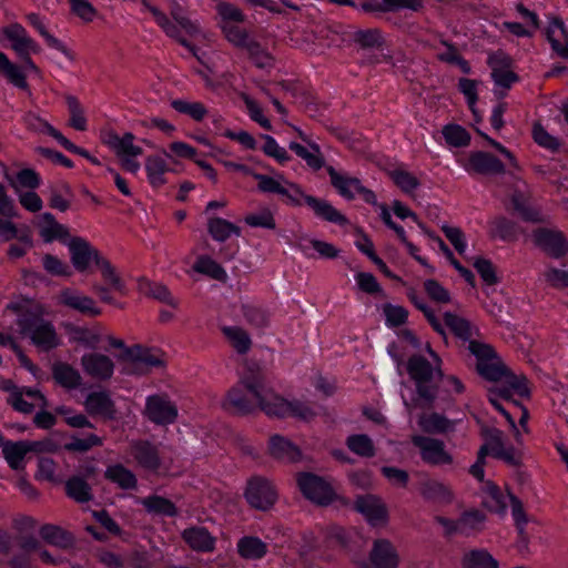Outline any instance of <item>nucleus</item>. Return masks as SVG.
Listing matches in <instances>:
<instances>
[{
    "instance_id": "f257e3e1",
    "label": "nucleus",
    "mask_w": 568,
    "mask_h": 568,
    "mask_svg": "<svg viewBox=\"0 0 568 568\" xmlns=\"http://www.w3.org/2000/svg\"><path fill=\"white\" fill-rule=\"evenodd\" d=\"M223 408L234 415H250L256 410L268 417H295L308 422L316 413L305 403L288 400L265 387V378L258 367H248L240 381L227 392Z\"/></svg>"
},
{
    "instance_id": "f03ea898",
    "label": "nucleus",
    "mask_w": 568,
    "mask_h": 568,
    "mask_svg": "<svg viewBox=\"0 0 568 568\" xmlns=\"http://www.w3.org/2000/svg\"><path fill=\"white\" fill-rule=\"evenodd\" d=\"M428 353L436 359V366L423 355H412L406 364L407 373L415 384L416 395L412 398V404L416 408L432 409L438 396L439 383L444 378V373L439 366L440 358L427 346Z\"/></svg>"
},
{
    "instance_id": "7ed1b4c3",
    "label": "nucleus",
    "mask_w": 568,
    "mask_h": 568,
    "mask_svg": "<svg viewBox=\"0 0 568 568\" xmlns=\"http://www.w3.org/2000/svg\"><path fill=\"white\" fill-rule=\"evenodd\" d=\"M70 261L79 273L100 272L105 284H121L120 275L111 262L88 240L73 236L67 244Z\"/></svg>"
},
{
    "instance_id": "20e7f679",
    "label": "nucleus",
    "mask_w": 568,
    "mask_h": 568,
    "mask_svg": "<svg viewBox=\"0 0 568 568\" xmlns=\"http://www.w3.org/2000/svg\"><path fill=\"white\" fill-rule=\"evenodd\" d=\"M326 172L329 176L331 185L336 190L339 196L347 201H353L356 194H358L366 204L379 207L381 220L387 227L395 223L388 206L384 203H378L375 192L363 185L358 178L341 173L332 165L326 166Z\"/></svg>"
},
{
    "instance_id": "39448f33",
    "label": "nucleus",
    "mask_w": 568,
    "mask_h": 568,
    "mask_svg": "<svg viewBox=\"0 0 568 568\" xmlns=\"http://www.w3.org/2000/svg\"><path fill=\"white\" fill-rule=\"evenodd\" d=\"M20 334L30 338L31 343L43 352L59 346V336L53 324L42 316L24 312L17 320Z\"/></svg>"
},
{
    "instance_id": "423d86ee",
    "label": "nucleus",
    "mask_w": 568,
    "mask_h": 568,
    "mask_svg": "<svg viewBox=\"0 0 568 568\" xmlns=\"http://www.w3.org/2000/svg\"><path fill=\"white\" fill-rule=\"evenodd\" d=\"M468 348L475 355L477 373L488 382H499L508 374V367L503 363L495 349L478 341H470Z\"/></svg>"
},
{
    "instance_id": "0eeeda50",
    "label": "nucleus",
    "mask_w": 568,
    "mask_h": 568,
    "mask_svg": "<svg viewBox=\"0 0 568 568\" xmlns=\"http://www.w3.org/2000/svg\"><path fill=\"white\" fill-rule=\"evenodd\" d=\"M297 485L303 496L318 506H328L336 497L332 486L322 477L312 473L300 474Z\"/></svg>"
},
{
    "instance_id": "6e6552de",
    "label": "nucleus",
    "mask_w": 568,
    "mask_h": 568,
    "mask_svg": "<svg viewBox=\"0 0 568 568\" xmlns=\"http://www.w3.org/2000/svg\"><path fill=\"white\" fill-rule=\"evenodd\" d=\"M244 497L252 508L266 511L276 503L277 493L268 479L254 476L247 480Z\"/></svg>"
},
{
    "instance_id": "1a4fd4ad",
    "label": "nucleus",
    "mask_w": 568,
    "mask_h": 568,
    "mask_svg": "<svg viewBox=\"0 0 568 568\" xmlns=\"http://www.w3.org/2000/svg\"><path fill=\"white\" fill-rule=\"evenodd\" d=\"M534 243L551 258L568 257V239L557 229L538 227L532 232Z\"/></svg>"
},
{
    "instance_id": "9d476101",
    "label": "nucleus",
    "mask_w": 568,
    "mask_h": 568,
    "mask_svg": "<svg viewBox=\"0 0 568 568\" xmlns=\"http://www.w3.org/2000/svg\"><path fill=\"white\" fill-rule=\"evenodd\" d=\"M293 187L297 195L322 221L336 224L338 226H345L348 224V219L334 207L327 200L316 197L314 195L306 194L298 185L293 184Z\"/></svg>"
},
{
    "instance_id": "9b49d317",
    "label": "nucleus",
    "mask_w": 568,
    "mask_h": 568,
    "mask_svg": "<svg viewBox=\"0 0 568 568\" xmlns=\"http://www.w3.org/2000/svg\"><path fill=\"white\" fill-rule=\"evenodd\" d=\"M413 444L419 448L420 458L430 466H443L453 464V456L445 449L443 440L426 437H413Z\"/></svg>"
},
{
    "instance_id": "f8f14e48",
    "label": "nucleus",
    "mask_w": 568,
    "mask_h": 568,
    "mask_svg": "<svg viewBox=\"0 0 568 568\" xmlns=\"http://www.w3.org/2000/svg\"><path fill=\"white\" fill-rule=\"evenodd\" d=\"M144 414L156 425H169L176 420L178 407L168 395H151L146 398Z\"/></svg>"
},
{
    "instance_id": "ddd939ff",
    "label": "nucleus",
    "mask_w": 568,
    "mask_h": 568,
    "mask_svg": "<svg viewBox=\"0 0 568 568\" xmlns=\"http://www.w3.org/2000/svg\"><path fill=\"white\" fill-rule=\"evenodd\" d=\"M130 454L141 468L151 473H158L162 466L159 448L150 440L131 442Z\"/></svg>"
},
{
    "instance_id": "4468645a",
    "label": "nucleus",
    "mask_w": 568,
    "mask_h": 568,
    "mask_svg": "<svg viewBox=\"0 0 568 568\" xmlns=\"http://www.w3.org/2000/svg\"><path fill=\"white\" fill-rule=\"evenodd\" d=\"M354 508L373 526L386 524L388 520L386 505L375 495L357 496L354 501Z\"/></svg>"
},
{
    "instance_id": "2eb2a0df",
    "label": "nucleus",
    "mask_w": 568,
    "mask_h": 568,
    "mask_svg": "<svg viewBox=\"0 0 568 568\" xmlns=\"http://www.w3.org/2000/svg\"><path fill=\"white\" fill-rule=\"evenodd\" d=\"M466 171L481 175H501L506 166L496 155L486 151H474L469 154Z\"/></svg>"
},
{
    "instance_id": "dca6fc26",
    "label": "nucleus",
    "mask_w": 568,
    "mask_h": 568,
    "mask_svg": "<svg viewBox=\"0 0 568 568\" xmlns=\"http://www.w3.org/2000/svg\"><path fill=\"white\" fill-rule=\"evenodd\" d=\"M368 558L374 568H398L400 561L396 547L385 538L373 541Z\"/></svg>"
},
{
    "instance_id": "f3484780",
    "label": "nucleus",
    "mask_w": 568,
    "mask_h": 568,
    "mask_svg": "<svg viewBox=\"0 0 568 568\" xmlns=\"http://www.w3.org/2000/svg\"><path fill=\"white\" fill-rule=\"evenodd\" d=\"M84 407L90 416H100L105 420L116 419L115 404L105 390L89 393L84 400Z\"/></svg>"
},
{
    "instance_id": "a211bd4d",
    "label": "nucleus",
    "mask_w": 568,
    "mask_h": 568,
    "mask_svg": "<svg viewBox=\"0 0 568 568\" xmlns=\"http://www.w3.org/2000/svg\"><path fill=\"white\" fill-rule=\"evenodd\" d=\"M58 301L61 305L77 311L84 316L95 317L101 314V310L97 306L93 298L79 294L70 288L63 290L59 294Z\"/></svg>"
},
{
    "instance_id": "6ab92c4d",
    "label": "nucleus",
    "mask_w": 568,
    "mask_h": 568,
    "mask_svg": "<svg viewBox=\"0 0 568 568\" xmlns=\"http://www.w3.org/2000/svg\"><path fill=\"white\" fill-rule=\"evenodd\" d=\"M81 365L88 375L101 381L109 379L114 371L112 359L99 353L84 354L81 357Z\"/></svg>"
},
{
    "instance_id": "aec40b11",
    "label": "nucleus",
    "mask_w": 568,
    "mask_h": 568,
    "mask_svg": "<svg viewBox=\"0 0 568 568\" xmlns=\"http://www.w3.org/2000/svg\"><path fill=\"white\" fill-rule=\"evenodd\" d=\"M545 33L552 51L568 60V28L564 20L560 17H554Z\"/></svg>"
},
{
    "instance_id": "412c9836",
    "label": "nucleus",
    "mask_w": 568,
    "mask_h": 568,
    "mask_svg": "<svg viewBox=\"0 0 568 568\" xmlns=\"http://www.w3.org/2000/svg\"><path fill=\"white\" fill-rule=\"evenodd\" d=\"M301 138L308 143V148L292 141L290 143V150L302 159L312 171H320L325 166V159L320 145L315 142H310L303 133H301Z\"/></svg>"
},
{
    "instance_id": "4be33fe9",
    "label": "nucleus",
    "mask_w": 568,
    "mask_h": 568,
    "mask_svg": "<svg viewBox=\"0 0 568 568\" xmlns=\"http://www.w3.org/2000/svg\"><path fill=\"white\" fill-rule=\"evenodd\" d=\"M183 540L195 551L211 552L215 548V537L205 527H191L182 532Z\"/></svg>"
},
{
    "instance_id": "5701e85b",
    "label": "nucleus",
    "mask_w": 568,
    "mask_h": 568,
    "mask_svg": "<svg viewBox=\"0 0 568 568\" xmlns=\"http://www.w3.org/2000/svg\"><path fill=\"white\" fill-rule=\"evenodd\" d=\"M268 449L274 458L283 462L295 463L298 462L302 456L300 448L281 435H273L270 438Z\"/></svg>"
},
{
    "instance_id": "b1692460",
    "label": "nucleus",
    "mask_w": 568,
    "mask_h": 568,
    "mask_svg": "<svg viewBox=\"0 0 568 568\" xmlns=\"http://www.w3.org/2000/svg\"><path fill=\"white\" fill-rule=\"evenodd\" d=\"M119 358L146 367H162L164 365L160 355L155 354L151 348L143 347L139 344L131 348H125V353H121Z\"/></svg>"
},
{
    "instance_id": "393cba45",
    "label": "nucleus",
    "mask_w": 568,
    "mask_h": 568,
    "mask_svg": "<svg viewBox=\"0 0 568 568\" xmlns=\"http://www.w3.org/2000/svg\"><path fill=\"white\" fill-rule=\"evenodd\" d=\"M252 175L254 180L257 181V190L260 192L282 195L286 199V203L293 206H301L303 204L301 199L291 194L290 191L274 178L262 173H253Z\"/></svg>"
},
{
    "instance_id": "a878e982",
    "label": "nucleus",
    "mask_w": 568,
    "mask_h": 568,
    "mask_svg": "<svg viewBox=\"0 0 568 568\" xmlns=\"http://www.w3.org/2000/svg\"><path fill=\"white\" fill-rule=\"evenodd\" d=\"M419 493L425 500L449 504L454 499L452 489L442 481L427 479L420 483Z\"/></svg>"
},
{
    "instance_id": "bb28decb",
    "label": "nucleus",
    "mask_w": 568,
    "mask_h": 568,
    "mask_svg": "<svg viewBox=\"0 0 568 568\" xmlns=\"http://www.w3.org/2000/svg\"><path fill=\"white\" fill-rule=\"evenodd\" d=\"M39 233L45 243H51L57 240L64 242L65 239L70 236L68 227L60 224L50 212H44L41 215Z\"/></svg>"
},
{
    "instance_id": "cd10ccee",
    "label": "nucleus",
    "mask_w": 568,
    "mask_h": 568,
    "mask_svg": "<svg viewBox=\"0 0 568 568\" xmlns=\"http://www.w3.org/2000/svg\"><path fill=\"white\" fill-rule=\"evenodd\" d=\"M51 371L54 382L63 388L75 389L81 385L82 377L80 373L68 363L55 362Z\"/></svg>"
},
{
    "instance_id": "c85d7f7f",
    "label": "nucleus",
    "mask_w": 568,
    "mask_h": 568,
    "mask_svg": "<svg viewBox=\"0 0 568 568\" xmlns=\"http://www.w3.org/2000/svg\"><path fill=\"white\" fill-rule=\"evenodd\" d=\"M41 538L49 545L68 549L74 545V536L60 526L45 524L40 528Z\"/></svg>"
},
{
    "instance_id": "c756f323",
    "label": "nucleus",
    "mask_w": 568,
    "mask_h": 568,
    "mask_svg": "<svg viewBox=\"0 0 568 568\" xmlns=\"http://www.w3.org/2000/svg\"><path fill=\"white\" fill-rule=\"evenodd\" d=\"M140 504L144 507L145 511L151 515L163 517H176L179 515V509L175 504L160 495L144 497L140 500Z\"/></svg>"
},
{
    "instance_id": "7c9ffc66",
    "label": "nucleus",
    "mask_w": 568,
    "mask_h": 568,
    "mask_svg": "<svg viewBox=\"0 0 568 568\" xmlns=\"http://www.w3.org/2000/svg\"><path fill=\"white\" fill-rule=\"evenodd\" d=\"M27 19H28V22L43 38V40L45 41V43L49 48L61 52L69 60L74 59L73 52L69 48H67V45L60 39L55 38L48 31V29L43 24L40 16L38 13H30V14H28Z\"/></svg>"
},
{
    "instance_id": "2f4dec72",
    "label": "nucleus",
    "mask_w": 568,
    "mask_h": 568,
    "mask_svg": "<svg viewBox=\"0 0 568 568\" xmlns=\"http://www.w3.org/2000/svg\"><path fill=\"white\" fill-rule=\"evenodd\" d=\"M165 156L161 155H149L145 159V172L149 183L153 187H161L166 183L165 173L170 172Z\"/></svg>"
},
{
    "instance_id": "473e14b6",
    "label": "nucleus",
    "mask_w": 568,
    "mask_h": 568,
    "mask_svg": "<svg viewBox=\"0 0 568 568\" xmlns=\"http://www.w3.org/2000/svg\"><path fill=\"white\" fill-rule=\"evenodd\" d=\"M513 210L520 216L524 222L542 223V214L540 210L530 204L529 200L521 192H515L510 197Z\"/></svg>"
},
{
    "instance_id": "72a5a7b5",
    "label": "nucleus",
    "mask_w": 568,
    "mask_h": 568,
    "mask_svg": "<svg viewBox=\"0 0 568 568\" xmlns=\"http://www.w3.org/2000/svg\"><path fill=\"white\" fill-rule=\"evenodd\" d=\"M29 126H36L39 124L41 131L53 138L62 148L70 153L78 152V145L67 139L58 129L51 125L47 120H43L34 113H29L26 118Z\"/></svg>"
},
{
    "instance_id": "f704fd0d",
    "label": "nucleus",
    "mask_w": 568,
    "mask_h": 568,
    "mask_svg": "<svg viewBox=\"0 0 568 568\" xmlns=\"http://www.w3.org/2000/svg\"><path fill=\"white\" fill-rule=\"evenodd\" d=\"M104 477L124 490L136 489L138 487L135 475L122 464L109 466L104 473Z\"/></svg>"
},
{
    "instance_id": "c9c22d12",
    "label": "nucleus",
    "mask_w": 568,
    "mask_h": 568,
    "mask_svg": "<svg viewBox=\"0 0 568 568\" xmlns=\"http://www.w3.org/2000/svg\"><path fill=\"white\" fill-rule=\"evenodd\" d=\"M207 231L216 242H225L232 235H241V229L237 225L219 216L209 219Z\"/></svg>"
},
{
    "instance_id": "e433bc0d",
    "label": "nucleus",
    "mask_w": 568,
    "mask_h": 568,
    "mask_svg": "<svg viewBox=\"0 0 568 568\" xmlns=\"http://www.w3.org/2000/svg\"><path fill=\"white\" fill-rule=\"evenodd\" d=\"M440 133L449 148H466L471 141L470 133L463 125L457 123L450 122L445 124Z\"/></svg>"
},
{
    "instance_id": "4c0bfd02",
    "label": "nucleus",
    "mask_w": 568,
    "mask_h": 568,
    "mask_svg": "<svg viewBox=\"0 0 568 568\" xmlns=\"http://www.w3.org/2000/svg\"><path fill=\"white\" fill-rule=\"evenodd\" d=\"M65 494L77 503L84 504L93 499L91 486L81 476H71L64 485Z\"/></svg>"
},
{
    "instance_id": "58836bf2",
    "label": "nucleus",
    "mask_w": 568,
    "mask_h": 568,
    "mask_svg": "<svg viewBox=\"0 0 568 568\" xmlns=\"http://www.w3.org/2000/svg\"><path fill=\"white\" fill-rule=\"evenodd\" d=\"M237 552L244 559L257 560L267 552V545L258 537L244 536L237 541Z\"/></svg>"
},
{
    "instance_id": "ea45409f",
    "label": "nucleus",
    "mask_w": 568,
    "mask_h": 568,
    "mask_svg": "<svg viewBox=\"0 0 568 568\" xmlns=\"http://www.w3.org/2000/svg\"><path fill=\"white\" fill-rule=\"evenodd\" d=\"M418 425L427 434H445L454 429V422L438 413L423 414Z\"/></svg>"
},
{
    "instance_id": "a19ab883",
    "label": "nucleus",
    "mask_w": 568,
    "mask_h": 568,
    "mask_svg": "<svg viewBox=\"0 0 568 568\" xmlns=\"http://www.w3.org/2000/svg\"><path fill=\"white\" fill-rule=\"evenodd\" d=\"M193 271L197 274L205 275L212 280L224 282L226 280V272L215 260L209 255H200L193 266Z\"/></svg>"
},
{
    "instance_id": "79ce46f5",
    "label": "nucleus",
    "mask_w": 568,
    "mask_h": 568,
    "mask_svg": "<svg viewBox=\"0 0 568 568\" xmlns=\"http://www.w3.org/2000/svg\"><path fill=\"white\" fill-rule=\"evenodd\" d=\"M2 453L9 466L12 469L18 470L22 468V462L24 456L28 453H30L28 440H7L6 443H3Z\"/></svg>"
},
{
    "instance_id": "37998d69",
    "label": "nucleus",
    "mask_w": 568,
    "mask_h": 568,
    "mask_svg": "<svg viewBox=\"0 0 568 568\" xmlns=\"http://www.w3.org/2000/svg\"><path fill=\"white\" fill-rule=\"evenodd\" d=\"M463 568H499L498 561L486 549H474L462 559Z\"/></svg>"
},
{
    "instance_id": "c03bdc74",
    "label": "nucleus",
    "mask_w": 568,
    "mask_h": 568,
    "mask_svg": "<svg viewBox=\"0 0 568 568\" xmlns=\"http://www.w3.org/2000/svg\"><path fill=\"white\" fill-rule=\"evenodd\" d=\"M0 70L3 71L8 81L20 90H27L29 88L27 75L22 69L12 63L8 57L0 51Z\"/></svg>"
},
{
    "instance_id": "a18cd8bd",
    "label": "nucleus",
    "mask_w": 568,
    "mask_h": 568,
    "mask_svg": "<svg viewBox=\"0 0 568 568\" xmlns=\"http://www.w3.org/2000/svg\"><path fill=\"white\" fill-rule=\"evenodd\" d=\"M242 313L247 324L256 329H264L270 326L271 314L260 305L243 304Z\"/></svg>"
},
{
    "instance_id": "49530a36",
    "label": "nucleus",
    "mask_w": 568,
    "mask_h": 568,
    "mask_svg": "<svg viewBox=\"0 0 568 568\" xmlns=\"http://www.w3.org/2000/svg\"><path fill=\"white\" fill-rule=\"evenodd\" d=\"M393 183L406 195H413L420 186V181L404 169H394L388 173Z\"/></svg>"
},
{
    "instance_id": "de8ad7c7",
    "label": "nucleus",
    "mask_w": 568,
    "mask_h": 568,
    "mask_svg": "<svg viewBox=\"0 0 568 568\" xmlns=\"http://www.w3.org/2000/svg\"><path fill=\"white\" fill-rule=\"evenodd\" d=\"M353 39L363 49H381L385 44L383 33L377 28L359 29L354 33Z\"/></svg>"
},
{
    "instance_id": "09e8293b",
    "label": "nucleus",
    "mask_w": 568,
    "mask_h": 568,
    "mask_svg": "<svg viewBox=\"0 0 568 568\" xmlns=\"http://www.w3.org/2000/svg\"><path fill=\"white\" fill-rule=\"evenodd\" d=\"M346 446L351 452L361 457L372 458L375 456L374 443L366 434H355L348 436L346 439Z\"/></svg>"
},
{
    "instance_id": "8fccbe9b",
    "label": "nucleus",
    "mask_w": 568,
    "mask_h": 568,
    "mask_svg": "<svg viewBox=\"0 0 568 568\" xmlns=\"http://www.w3.org/2000/svg\"><path fill=\"white\" fill-rule=\"evenodd\" d=\"M171 108L181 114H186L194 121L201 122L207 114V109L201 102H189L183 99L171 101Z\"/></svg>"
},
{
    "instance_id": "3c124183",
    "label": "nucleus",
    "mask_w": 568,
    "mask_h": 568,
    "mask_svg": "<svg viewBox=\"0 0 568 568\" xmlns=\"http://www.w3.org/2000/svg\"><path fill=\"white\" fill-rule=\"evenodd\" d=\"M222 332L230 339L232 346L239 354H246L250 351L252 341L243 328L237 326H225Z\"/></svg>"
},
{
    "instance_id": "603ef678",
    "label": "nucleus",
    "mask_w": 568,
    "mask_h": 568,
    "mask_svg": "<svg viewBox=\"0 0 568 568\" xmlns=\"http://www.w3.org/2000/svg\"><path fill=\"white\" fill-rule=\"evenodd\" d=\"M442 44L447 48V51L439 53L437 55L438 60L448 64L457 65L464 74H469L471 72V67L469 62L458 53L456 45L447 40H443Z\"/></svg>"
},
{
    "instance_id": "864d4df0",
    "label": "nucleus",
    "mask_w": 568,
    "mask_h": 568,
    "mask_svg": "<svg viewBox=\"0 0 568 568\" xmlns=\"http://www.w3.org/2000/svg\"><path fill=\"white\" fill-rule=\"evenodd\" d=\"M532 139L540 148L552 153L559 152L561 142L558 138L551 135L540 123L532 126Z\"/></svg>"
},
{
    "instance_id": "5fc2aeb1",
    "label": "nucleus",
    "mask_w": 568,
    "mask_h": 568,
    "mask_svg": "<svg viewBox=\"0 0 568 568\" xmlns=\"http://www.w3.org/2000/svg\"><path fill=\"white\" fill-rule=\"evenodd\" d=\"M65 103L70 114V125L78 131L87 130V119L79 99L69 94L65 97Z\"/></svg>"
},
{
    "instance_id": "6e6d98bb",
    "label": "nucleus",
    "mask_w": 568,
    "mask_h": 568,
    "mask_svg": "<svg viewBox=\"0 0 568 568\" xmlns=\"http://www.w3.org/2000/svg\"><path fill=\"white\" fill-rule=\"evenodd\" d=\"M103 445V438L95 435L89 434L84 438L71 436V440L64 444L63 448L71 453H87L93 447H101Z\"/></svg>"
},
{
    "instance_id": "4d7b16f0",
    "label": "nucleus",
    "mask_w": 568,
    "mask_h": 568,
    "mask_svg": "<svg viewBox=\"0 0 568 568\" xmlns=\"http://www.w3.org/2000/svg\"><path fill=\"white\" fill-rule=\"evenodd\" d=\"M135 136L131 132H125L122 136L116 133L110 135L109 145L115 151L120 159L128 156L132 159L133 141Z\"/></svg>"
},
{
    "instance_id": "13d9d810",
    "label": "nucleus",
    "mask_w": 568,
    "mask_h": 568,
    "mask_svg": "<svg viewBox=\"0 0 568 568\" xmlns=\"http://www.w3.org/2000/svg\"><path fill=\"white\" fill-rule=\"evenodd\" d=\"M140 294L166 304L173 308L179 306L178 300L171 294L166 286H139Z\"/></svg>"
},
{
    "instance_id": "bf43d9fd",
    "label": "nucleus",
    "mask_w": 568,
    "mask_h": 568,
    "mask_svg": "<svg viewBox=\"0 0 568 568\" xmlns=\"http://www.w3.org/2000/svg\"><path fill=\"white\" fill-rule=\"evenodd\" d=\"M493 231L503 241H514L518 235L517 224L506 216H498L494 220Z\"/></svg>"
},
{
    "instance_id": "052dcab7",
    "label": "nucleus",
    "mask_w": 568,
    "mask_h": 568,
    "mask_svg": "<svg viewBox=\"0 0 568 568\" xmlns=\"http://www.w3.org/2000/svg\"><path fill=\"white\" fill-rule=\"evenodd\" d=\"M42 183L41 175L31 168H23L16 174L14 181H11L13 187L20 186L23 189L36 190Z\"/></svg>"
},
{
    "instance_id": "680f3d73",
    "label": "nucleus",
    "mask_w": 568,
    "mask_h": 568,
    "mask_svg": "<svg viewBox=\"0 0 568 568\" xmlns=\"http://www.w3.org/2000/svg\"><path fill=\"white\" fill-rule=\"evenodd\" d=\"M262 138L264 139L262 151L265 155L273 158L281 165H285L291 160L287 151L272 135L263 134Z\"/></svg>"
},
{
    "instance_id": "e2e57ef3",
    "label": "nucleus",
    "mask_w": 568,
    "mask_h": 568,
    "mask_svg": "<svg viewBox=\"0 0 568 568\" xmlns=\"http://www.w3.org/2000/svg\"><path fill=\"white\" fill-rule=\"evenodd\" d=\"M444 321L447 327L459 338L467 341L471 337L470 324L467 320L453 313H445Z\"/></svg>"
},
{
    "instance_id": "0e129e2a",
    "label": "nucleus",
    "mask_w": 568,
    "mask_h": 568,
    "mask_svg": "<svg viewBox=\"0 0 568 568\" xmlns=\"http://www.w3.org/2000/svg\"><path fill=\"white\" fill-rule=\"evenodd\" d=\"M480 435L485 439V444L481 446L488 447V455L494 457L496 450L504 446V433L496 427H489L485 424H480Z\"/></svg>"
},
{
    "instance_id": "69168bd1",
    "label": "nucleus",
    "mask_w": 568,
    "mask_h": 568,
    "mask_svg": "<svg viewBox=\"0 0 568 568\" xmlns=\"http://www.w3.org/2000/svg\"><path fill=\"white\" fill-rule=\"evenodd\" d=\"M73 196L72 189L69 184L64 183L61 190H52L49 199V206L60 212H67L70 209V197Z\"/></svg>"
},
{
    "instance_id": "338daca9",
    "label": "nucleus",
    "mask_w": 568,
    "mask_h": 568,
    "mask_svg": "<svg viewBox=\"0 0 568 568\" xmlns=\"http://www.w3.org/2000/svg\"><path fill=\"white\" fill-rule=\"evenodd\" d=\"M244 222L250 227H261L266 230L276 229L274 215L268 209H263L258 213L247 214L244 217Z\"/></svg>"
},
{
    "instance_id": "774afa93",
    "label": "nucleus",
    "mask_w": 568,
    "mask_h": 568,
    "mask_svg": "<svg viewBox=\"0 0 568 568\" xmlns=\"http://www.w3.org/2000/svg\"><path fill=\"white\" fill-rule=\"evenodd\" d=\"M486 516L479 510L465 511L460 520V534L469 535L470 531L480 530Z\"/></svg>"
}]
</instances>
